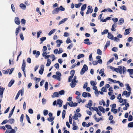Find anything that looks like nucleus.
I'll return each mask as SVG.
<instances>
[{"label":"nucleus","mask_w":133,"mask_h":133,"mask_svg":"<svg viewBox=\"0 0 133 133\" xmlns=\"http://www.w3.org/2000/svg\"><path fill=\"white\" fill-rule=\"evenodd\" d=\"M75 114L77 116V117H79L81 116V114L79 112L76 113H75Z\"/></svg>","instance_id":"obj_56"},{"label":"nucleus","mask_w":133,"mask_h":133,"mask_svg":"<svg viewBox=\"0 0 133 133\" xmlns=\"http://www.w3.org/2000/svg\"><path fill=\"white\" fill-rule=\"evenodd\" d=\"M82 3H79L77 4H75V6L76 8H78L81 5Z\"/></svg>","instance_id":"obj_36"},{"label":"nucleus","mask_w":133,"mask_h":133,"mask_svg":"<svg viewBox=\"0 0 133 133\" xmlns=\"http://www.w3.org/2000/svg\"><path fill=\"white\" fill-rule=\"evenodd\" d=\"M54 119V117H49L47 119V120L49 122H52Z\"/></svg>","instance_id":"obj_49"},{"label":"nucleus","mask_w":133,"mask_h":133,"mask_svg":"<svg viewBox=\"0 0 133 133\" xmlns=\"http://www.w3.org/2000/svg\"><path fill=\"white\" fill-rule=\"evenodd\" d=\"M56 29H54L51 30L48 33V35L49 36H51L52 34L55 31H56Z\"/></svg>","instance_id":"obj_22"},{"label":"nucleus","mask_w":133,"mask_h":133,"mask_svg":"<svg viewBox=\"0 0 133 133\" xmlns=\"http://www.w3.org/2000/svg\"><path fill=\"white\" fill-rule=\"evenodd\" d=\"M24 118V115L23 114L21 115L20 118V122L22 123L23 122Z\"/></svg>","instance_id":"obj_43"},{"label":"nucleus","mask_w":133,"mask_h":133,"mask_svg":"<svg viewBox=\"0 0 133 133\" xmlns=\"http://www.w3.org/2000/svg\"><path fill=\"white\" fill-rule=\"evenodd\" d=\"M90 84L91 85L94 86L96 85V83H95L94 81H90Z\"/></svg>","instance_id":"obj_51"},{"label":"nucleus","mask_w":133,"mask_h":133,"mask_svg":"<svg viewBox=\"0 0 133 133\" xmlns=\"http://www.w3.org/2000/svg\"><path fill=\"white\" fill-rule=\"evenodd\" d=\"M5 127L7 128V129H11L12 128L11 126L10 125H6Z\"/></svg>","instance_id":"obj_61"},{"label":"nucleus","mask_w":133,"mask_h":133,"mask_svg":"<svg viewBox=\"0 0 133 133\" xmlns=\"http://www.w3.org/2000/svg\"><path fill=\"white\" fill-rule=\"evenodd\" d=\"M114 58L113 57L112 58H111L108 61L107 63V64H108L112 62L114 60Z\"/></svg>","instance_id":"obj_31"},{"label":"nucleus","mask_w":133,"mask_h":133,"mask_svg":"<svg viewBox=\"0 0 133 133\" xmlns=\"http://www.w3.org/2000/svg\"><path fill=\"white\" fill-rule=\"evenodd\" d=\"M11 129V130L9 133H15L16 131L15 130L12 129V128Z\"/></svg>","instance_id":"obj_64"},{"label":"nucleus","mask_w":133,"mask_h":133,"mask_svg":"<svg viewBox=\"0 0 133 133\" xmlns=\"http://www.w3.org/2000/svg\"><path fill=\"white\" fill-rule=\"evenodd\" d=\"M47 62L46 65L47 66H48L50 65L51 63V60H50L49 59H47Z\"/></svg>","instance_id":"obj_30"},{"label":"nucleus","mask_w":133,"mask_h":133,"mask_svg":"<svg viewBox=\"0 0 133 133\" xmlns=\"http://www.w3.org/2000/svg\"><path fill=\"white\" fill-rule=\"evenodd\" d=\"M97 53L99 55H102V51L99 49H98L97 50Z\"/></svg>","instance_id":"obj_34"},{"label":"nucleus","mask_w":133,"mask_h":133,"mask_svg":"<svg viewBox=\"0 0 133 133\" xmlns=\"http://www.w3.org/2000/svg\"><path fill=\"white\" fill-rule=\"evenodd\" d=\"M76 98L77 99V102L79 103H80L82 101L81 99L79 97L77 96L76 97Z\"/></svg>","instance_id":"obj_41"},{"label":"nucleus","mask_w":133,"mask_h":133,"mask_svg":"<svg viewBox=\"0 0 133 133\" xmlns=\"http://www.w3.org/2000/svg\"><path fill=\"white\" fill-rule=\"evenodd\" d=\"M66 111L65 110H63L62 113V117L63 119H64L65 117V115Z\"/></svg>","instance_id":"obj_35"},{"label":"nucleus","mask_w":133,"mask_h":133,"mask_svg":"<svg viewBox=\"0 0 133 133\" xmlns=\"http://www.w3.org/2000/svg\"><path fill=\"white\" fill-rule=\"evenodd\" d=\"M128 126L129 127H133V122L129 123L128 124Z\"/></svg>","instance_id":"obj_40"},{"label":"nucleus","mask_w":133,"mask_h":133,"mask_svg":"<svg viewBox=\"0 0 133 133\" xmlns=\"http://www.w3.org/2000/svg\"><path fill=\"white\" fill-rule=\"evenodd\" d=\"M48 83L47 82H45V90L46 91H47L48 89Z\"/></svg>","instance_id":"obj_26"},{"label":"nucleus","mask_w":133,"mask_h":133,"mask_svg":"<svg viewBox=\"0 0 133 133\" xmlns=\"http://www.w3.org/2000/svg\"><path fill=\"white\" fill-rule=\"evenodd\" d=\"M112 20L113 21L114 23H116L118 21V19L117 18H112Z\"/></svg>","instance_id":"obj_63"},{"label":"nucleus","mask_w":133,"mask_h":133,"mask_svg":"<svg viewBox=\"0 0 133 133\" xmlns=\"http://www.w3.org/2000/svg\"><path fill=\"white\" fill-rule=\"evenodd\" d=\"M72 118L74 121L78 119V117L75 114L74 116L72 117Z\"/></svg>","instance_id":"obj_42"},{"label":"nucleus","mask_w":133,"mask_h":133,"mask_svg":"<svg viewBox=\"0 0 133 133\" xmlns=\"http://www.w3.org/2000/svg\"><path fill=\"white\" fill-rule=\"evenodd\" d=\"M67 19L68 18H66L63 19L62 20L59 22L58 23V25H59L61 24L64 23L67 20Z\"/></svg>","instance_id":"obj_20"},{"label":"nucleus","mask_w":133,"mask_h":133,"mask_svg":"<svg viewBox=\"0 0 133 133\" xmlns=\"http://www.w3.org/2000/svg\"><path fill=\"white\" fill-rule=\"evenodd\" d=\"M20 37L22 41H23L24 40V38L23 37V36L22 34V33H20Z\"/></svg>","instance_id":"obj_50"},{"label":"nucleus","mask_w":133,"mask_h":133,"mask_svg":"<svg viewBox=\"0 0 133 133\" xmlns=\"http://www.w3.org/2000/svg\"><path fill=\"white\" fill-rule=\"evenodd\" d=\"M108 36H107V37L109 38L111 40H113L114 39V37L113 35L111 34L109 32H108Z\"/></svg>","instance_id":"obj_13"},{"label":"nucleus","mask_w":133,"mask_h":133,"mask_svg":"<svg viewBox=\"0 0 133 133\" xmlns=\"http://www.w3.org/2000/svg\"><path fill=\"white\" fill-rule=\"evenodd\" d=\"M125 86H126V89L129 91V92H130L131 93V88L129 86V85L128 84H125Z\"/></svg>","instance_id":"obj_18"},{"label":"nucleus","mask_w":133,"mask_h":133,"mask_svg":"<svg viewBox=\"0 0 133 133\" xmlns=\"http://www.w3.org/2000/svg\"><path fill=\"white\" fill-rule=\"evenodd\" d=\"M111 111L113 112L114 114H116L117 112V110L115 109H111Z\"/></svg>","instance_id":"obj_57"},{"label":"nucleus","mask_w":133,"mask_h":133,"mask_svg":"<svg viewBox=\"0 0 133 133\" xmlns=\"http://www.w3.org/2000/svg\"><path fill=\"white\" fill-rule=\"evenodd\" d=\"M108 31V30L107 29H105L101 33V34L102 35H104L105 34L107 33Z\"/></svg>","instance_id":"obj_39"},{"label":"nucleus","mask_w":133,"mask_h":133,"mask_svg":"<svg viewBox=\"0 0 133 133\" xmlns=\"http://www.w3.org/2000/svg\"><path fill=\"white\" fill-rule=\"evenodd\" d=\"M130 29H127L125 30V32L124 33V35H127L129 34L130 33L129 30Z\"/></svg>","instance_id":"obj_23"},{"label":"nucleus","mask_w":133,"mask_h":133,"mask_svg":"<svg viewBox=\"0 0 133 133\" xmlns=\"http://www.w3.org/2000/svg\"><path fill=\"white\" fill-rule=\"evenodd\" d=\"M132 117L131 115H130L128 118V120L129 121H132Z\"/></svg>","instance_id":"obj_55"},{"label":"nucleus","mask_w":133,"mask_h":133,"mask_svg":"<svg viewBox=\"0 0 133 133\" xmlns=\"http://www.w3.org/2000/svg\"><path fill=\"white\" fill-rule=\"evenodd\" d=\"M28 112L30 114H32L33 113V111L31 109H29L28 110Z\"/></svg>","instance_id":"obj_59"},{"label":"nucleus","mask_w":133,"mask_h":133,"mask_svg":"<svg viewBox=\"0 0 133 133\" xmlns=\"http://www.w3.org/2000/svg\"><path fill=\"white\" fill-rule=\"evenodd\" d=\"M52 77L59 81L61 80V77L60 76H58L56 75H54L52 76Z\"/></svg>","instance_id":"obj_19"},{"label":"nucleus","mask_w":133,"mask_h":133,"mask_svg":"<svg viewBox=\"0 0 133 133\" xmlns=\"http://www.w3.org/2000/svg\"><path fill=\"white\" fill-rule=\"evenodd\" d=\"M91 7L90 6H89L88 7V10L86 12V14H88L90 13H91L93 11V9H91Z\"/></svg>","instance_id":"obj_6"},{"label":"nucleus","mask_w":133,"mask_h":133,"mask_svg":"<svg viewBox=\"0 0 133 133\" xmlns=\"http://www.w3.org/2000/svg\"><path fill=\"white\" fill-rule=\"evenodd\" d=\"M131 93L130 92H128L126 91H125L123 92L122 96H123V95H125L127 97H129L130 96Z\"/></svg>","instance_id":"obj_4"},{"label":"nucleus","mask_w":133,"mask_h":133,"mask_svg":"<svg viewBox=\"0 0 133 133\" xmlns=\"http://www.w3.org/2000/svg\"><path fill=\"white\" fill-rule=\"evenodd\" d=\"M19 7L22 9L25 10L26 8V5L23 3H21L19 5Z\"/></svg>","instance_id":"obj_16"},{"label":"nucleus","mask_w":133,"mask_h":133,"mask_svg":"<svg viewBox=\"0 0 133 133\" xmlns=\"http://www.w3.org/2000/svg\"><path fill=\"white\" fill-rule=\"evenodd\" d=\"M72 42L70 40L69 37L67 38V40L66 41V43L67 44H69L70 43H71Z\"/></svg>","instance_id":"obj_47"},{"label":"nucleus","mask_w":133,"mask_h":133,"mask_svg":"<svg viewBox=\"0 0 133 133\" xmlns=\"http://www.w3.org/2000/svg\"><path fill=\"white\" fill-rule=\"evenodd\" d=\"M46 99L43 98L42 99V103L43 104H44L46 102Z\"/></svg>","instance_id":"obj_62"},{"label":"nucleus","mask_w":133,"mask_h":133,"mask_svg":"<svg viewBox=\"0 0 133 133\" xmlns=\"http://www.w3.org/2000/svg\"><path fill=\"white\" fill-rule=\"evenodd\" d=\"M110 67L111 69L114 70L117 72H119L121 74H125L126 71L125 67H118L117 68H114V67Z\"/></svg>","instance_id":"obj_1"},{"label":"nucleus","mask_w":133,"mask_h":133,"mask_svg":"<svg viewBox=\"0 0 133 133\" xmlns=\"http://www.w3.org/2000/svg\"><path fill=\"white\" fill-rule=\"evenodd\" d=\"M15 82V81L14 79H11L8 85V86L9 87H11L12 85V84L14 83Z\"/></svg>","instance_id":"obj_17"},{"label":"nucleus","mask_w":133,"mask_h":133,"mask_svg":"<svg viewBox=\"0 0 133 133\" xmlns=\"http://www.w3.org/2000/svg\"><path fill=\"white\" fill-rule=\"evenodd\" d=\"M99 104L100 105H102L103 104V105L104 106L105 105V102L103 100L99 101Z\"/></svg>","instance_id":"obj_29"},{"label":"nucleus","mask_w":133,"mask_h":133,"mask_svg":"<svg viewBox=\"0 0 133 133\" xmlns=\"http://www.w3.org/2000/svg\"><path fill=\"white\" fill-rule=\"evenodd\" d=\"M73 46V44L72 43L70 44L69 46L67 47V49H70L71 48H72Z\"/></svg>","instance_id":"obj_53"},{"label":"nucleus","mask_w":133,"mask_h":133,"mask_svg":"<svg viewBox=\"0 0 133 133\" xmlns=\"http://www.w3.org/2000/svg\"><path fill=\"white\" fill-rule=\"evenodd\" d=\"M128 72H129L130 75V77L133 78V69H128Z\"/></svg>","instance_id":"obj_10"},{"label":"nucleus","mask_w":133,"mask_h":133,"mask_svg":"<svg viewBox=\"0 0 133 133\" xmlns=\"http://www.w3.org/2000/svg\"><path fill=\"white\" fill-rule=\"evenodd\" d=\"M11 9L12 10V11L13 12H15V7H14V4H12L11 5Z\"/></svg>","instance_id":"obj_44"},{"label":"nucleus","mask_w":133,"mask_h":133,"mask_svg":"<svg viewBox=\"0 0 133 133\" xmlns=\"http://www.w3.org/2000/svg\"><path fill=\"white\" fill-rule=\"evenodd\" d=\"M59 96V94L58 92H56L54 93L53 95L52 96V98H54L55 97H58Z\"/></svg>","instance_id":"obj_14"},{"label":"nucleus","mask_w":133,"mask_h":133,"mask_svg":"<svg viewBox=\"0 0 133 133\" xmlns=\"http://www.w3.org/2000/svg\"><path fill=\"white\" fill-rule=\"evenodd\" d=\"M88 96V93L86 92H83L82 94V96L84 97H86Z\"/></svg>","instance_id":"obj_45"},{"label":"nucleus","mask_w":133,"mask_h":133,"mask_svg":"<svg viewBox=\"0 0 133 133\" xmlns=\"http://www.w3.org/2000/svg\"><path fill=\"white\" fill-rule=\"evenodd\" d=\"M59 9L58 8H57L55 9H54L52 12V13L53 14H58L59 11Z\"/></svg>","instance_id":"obj_5"},{"label":"nucleus","mask_w":133,"mask_h":133,"mask_svg":"<svg viewBox=\"0 0 133 133\" xmlns=\"http://www.w3.org/2000/svg\"><path fill=\"white\" fill-rule=\"evenodd\" d=\"M75 73V71L74 70H72L71 71L70 74L71 75L69 77L68 79V81L69 82H70L71 81L72 78L73 77Z\"/></svg>","instance_id":"obj_3"},{"label":"nucleus","mask_w":133,"mask_h":133,"mask_svg":"<svg viewBox=\"0 0 133 133\" xmlns=\"http://www.w3.org/2000/svg\"><path fill=\"white\" fill-rule=\"evenodd\" d=\"M99 92L100 91H98L97 89H96L95 90V93L96 96H97V97H98V95L99 93Z\"/></svg>","instance_id":"obj_37"},{"label":"nucleus","mask_w":133,"mask_h":133,"mask_svg":"<svg viewBox=\"0 0 133 133\" xmlns=\"http://www.w3.org/2000/svg\"><path fill=\"white\" fill-rule=\"evenodd\" d=\"M44 67H41V68L39 71V73L41 75H42L44 71Z\"/></svg>","instance_id":"obj_27"},{"label":"nucleus","mask_w":133,"mask_h":133,"mask_svg":"<svg viewBox=\"0 0 133 133\" xmlns=\"http://www.w3.org/2000/svg\"><path fill=\"white\" fill-rule=\"evenodd\" d=\"M15 23L18 25L20 24V21L19 18L18 17H15Z\"/></svg>","instance_id":"obj_11"},{"label":"nucleus","mask_w":133,"mask_h":133,"mask_svg":"<svg viewBox=\"0 0 133 133\" xmlns=\"http://www.w3.org/2000/svg\"><path fill=\"white\" fill-rule=\"evenodd\" d=\"M84 43L88 45H90L92 44V43L89 41V40L88 38L85 39L84 40Z\"/></svg>","instance_id":"obj_12"},{"label":"nucleus","mask_w":133,"mask_h":133,"mask_svg":"<svg viewBox=\"0 0 133 133\" xmlns=\"http://www.w3.org/2000/svg\"><path fill=\"white\" fill-rule=\"evenodd\" d=\"M26 21L24 19H22L21 21V23L24 24V25Z\"/></svg>","instance_id":"obj_54"},{"label":"nucleus","mask_w":133,"mask_h":133,"mask_svg":"<svg viewBox=\"0 0 133 133\" xmlns=\"http://www.w3.org/2000/svg\"><path fill=\"white\" fill-rule=\"evenodd\" d=\"M36 11L38 13H39L40 15H42V14L40 11L39 10V8H37L36 9Z\"/></svg>","instance_id":"obj_60"},{"label":"nucleus","mask_w":133,"mask_h":133,"mask_svg":"<svg viewBox=\"0 0 133 133\" xmlns=\"http://www.w3.org/2000/svg\"><path fill=\"white\" fill-rule=\"evenodd\" d=\"M63 101L60 99H57V104L59 105V107H61L62 105Z\"/></svg>","instance_id":"obj_9"},{"label":"nucleus","mask_w":133,"mask_h":133,"mask_svg":"<svg viewBox=\"0 0 133 133\" xmlns=\"http://www.w3.org/2000/svg\"><path fill=\"white\" fill-rule=\"evenodd\" d=\"M14 121V119H10L8 121L9 123H10V124H12L13 123Z\"/></svg>","instance_id":"obj_32"},{"label":"nucleus","mask_w":133,"mask_h":133,"mask_svg":"<svg viewBox=\"0 0 133 133\" xmlns=\"http://www.w3.org/2000/svg\"><path fill=\"white\" fill-rule=\"evenodd\" d=\"M76 77L75 76L72 79L71 83H70V85L72 88L74 87L76 84V83L77 82V81L76 80Z\"/></svg>","instance_id":"obj_2"},{"label":"nucleus","mask_w":133,"mask_h":133,"mask_svg":"<svg viewBox=\"0 0 133 133\" xmlns=\"http://www.w3.org/2000/svg\"><path fill=\"white\" fill-rule=\"evenodd\" d=\"M98 108L99 110L101 111H102L103 113H104L105 112V111H104V109L103 108V107L101 106H99L98 107Z\"/></svg>","instance_id":"obj_21"},{"label":"nucleus","mask_w":133,"mask_h":133,"mask_svg":"<svg viewBox=\"0 0 133 133\" xmlns=\"http://www.w3.org/2000/svg\"><path fill=\"white\" fill-rule=\"evenodd\" d=\"M120 9L124 10H126L127 9L126 8L125 5H122V6L120 7Z\"/></svg>","instance_id":"obj_48"},{"label":"nucleus","mask_w":133,"mask_h":133,"mask_svg":"<svg viewBox=\"0 0 133 133\" xmlns=\"http://www.w3.org/2000/svg\"><path fill=\"white\" fill-rule=\"evenodd\" d=\"M59 94V95H64L65 93L64 91L63 90H61L59 92H58Z\"/></svg>","instance_id":"obj_33"},{"label":"nucleus","mask_w":133,"mask_h":133,"mask_svg":"<svg viewBox=\"0 0 133 133\" xmlns=\"http://www.w3.org/2000/svg\"><path fill=\"white\" fill-rule=\"evenodd\" d=\"M4 90L5 88L0 87V97L1 98L3 97V94Z\"/></svg>","instance_id":"obj_8"},{"label":"nucleus","mask_w":133,"mask_h":133,"mask_svg":"<svg viewBox=\"0 0 133 133\" xmlns=\"http://www.w3.org/2000/svg\"><path fill=\"white\" fill-rule=\"evenodd\" d=\"M46 39V38L45 37H43L41 38H40V41H41L40 43V44H41L42 43V42L45 40Z\"/></svg>","instance_id":"obj_28"},{"label":"nucleus","mask_w":133,"mask_h":133,"mask_svg":"<svg viewBox=\"0 0 133 133\" xmlns=\"http://www.w3.org/2000/svg\"><path fill=\"white\" fill-rule=\"evenodd\" d=\"M92 53H91L89 56V59L90 61H92Z\"/></svg>","instance_id":"obj_52"},{"label":"nucleus","mask_w":133,"mask_h":133,"mask_svg":"<svg viewBox=\"0 0 133 133\" xmlns=\"http://www.w3.org/2000/svg\"><path fill=\"white\" fill-rule=\"evenodd\" d=\"M124 22V20L123 18H121L120 19L118 22V24L119 25H121Z\"/></svg>","instance_id":"obj_15"},{"label":"nucleus","mask_w":133,"mask_h":133,"mask_svg":"<svg viewBox=\"0 0 133 133\" xmlns=\"http://www.w3.org/2000/svg\"><path fill=\"white\" fill-rule=\"evenodd\" d=\"M110 42L109 41H107L106 43V44L105 45V46L104 47V48L106 49L107 48L108 46H109L110 45Z\"/></svg>","instance_id":"obj_24"},{"label":"nucleus","mask_w":133,"mask_h":133,"mask_svg":"<svg viewBox=\"0 0 133 133\" xmlns=\"http://www.w3.org/2000/svg\"><path fill=\"white\" fill-rule=\"evenodd\" d=\"M48 113V110H45L43 111V114L44 116H46Z\"/></svg>","instance_id":"obj_46"},{"label":"nucleus","mask_w":133,"mask_h":133,"mask_svg":"<svg viewBox=\"0 0 133 133\" xmlns=\"http://www.w3.org/2000/svg\"><path fill=\"white\" fill-rule=\"evenodd\" d=\"M88 104L90 106H91L92 105V102L91 100H89V101Z\"/></svg>","instance_id":"obj_58"},{"label":"nucleus","mask_w":133,"mask_h":133,"mask_svg":"<svg viewBox=\"0 0 133 133\" xmlns=\"http://www.w3.org/2000/svg\"><path fill=\"white\" fill-rule=\"evenodd\" d=\"M88 67H83L81 71L80 74L81 75H83L85 72L88 70Z\"/></svg>","instance_id":"obj_7"},{"label":"nucleus","mask_w":133,"mask_h":133,"mask_svg":"<svg viewBox=\"0 0 133 133\" xmlns=\"http://www.w3.org/2000/svg\"><path fill=\"white\" fill-rule=\"evenodd\" d=\"M84 55L83 54H80L79 55L77 56V58L78 59H79L81 57H84Z\"/></svg>","instance_id":"obj_38"},{"label":"nucleus","mask_w":133,"mask_h":133,"mask_svg":"<svg viewBox=\"0 0 133 133\" xmlns=\"http://www.w3.org/2000/svg\"><path fill=\"white\" fill-rule=\"evenodd\" d=\"M86 4H84L82 6L81 8V10L82 11H84L86 9Z\"/></svg>","instance_id":"obj_25"}]
</instances>
